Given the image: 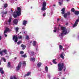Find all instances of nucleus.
I'll use <instances>...</instances> for the list:
<instances>
[{"mask_svg":"<svg viewBox=\"0 0 79 79\" xmlns=\"http://www.w3.org/2000/svg\"><path fill=\"white\" fill-rule=\"evenodd\" d=\"M18 29H19V28H18V27H17L15 28L16 33H17L18 32Z\"/></svg>","mask_w":79,"mask_h":79,"instance_id":"35","label":"nucleus"},{"mask_svg":"<svg viewBox=\"0 0 79 79\" xmlns=\"http://www.w3.org/2000/svg\"><path fill=\"white\" fill-rule=\"evenodd\" d=\"M7 51H6V50L5 49L3 51H2V52H4V53H5V54H7Z\"/></svg>","mask_w":79,"mask_h":79,"instance_id":"31","label":"nucleus"},{"mask_svg":"<svg viewBox=\"0 0 79 79\" xmlns=\"http://www.w3.org/2000/svg\"><path fill=\"white\" fill-rule=\"evenodd\" d=\"M25 39H26V40H29V37L28 35H27L26 36Z\"/></svg>","mask_w":79,"mask_h":79,"instance_id":"32","label":"nucleus"},{"mask_svg":"<svg viewBox=\"0 0 79 79\" xmlns=\"http://www.w3.org/2000/svg\"><path fill=\"white\" fill-rule=\"evenodd\" d=\"M59 74H61V72H60L59 73Z\"/></svg>","mask_w":79,"mask_h":79,"instance_id":"62","label":"nucleus"},{"mask_svg":"<svg viewBox=\"0 0 79 79\" xmlns=\"http://www.w3.org/2000/svg\"><path fill=\"white\" fill-rule=\"evenodd\" d=\"M46 10V8H45V7L44 6H43V7L41 9V10H42V11H45Z\"/></svg>","mask_w":79,"mask_h":79,"instance_id":"24","label":"nucleus"},{"mask_svg":"<svg viewBox=\"0 0 79 79\" xmlns=\"http://www.w3.org/2000/svg\"><path fill=\"white\" fill-rule=\"evenodd\" d=\"M1 60H3L4 62H6V59L4 57H2L1 59Z\"/></svg>","mask_w":79,"mask_h":79,"instance_id":"27","label":"nucleus"},{"mask_svg":"<svg viewBox=\"0 0 79 79\" xmlns=\"http://www.w3.org/2000/svg\"><path fill=\"white\" fill-rule=\"evenodd\" d=\"M55 60H56V59L53 60L52 62L53 63H54V64H56L57 62L55 61Z\"/></svg>","mask_w":79,"mask_h":79,"instance_id":"30","label":"nucleus"},{"mask_svg":"<svg viewBox=\"0 0 79 79\" xmlns=\"http://www.w3.org/2000/svg\"><path fill=\"white\" fill-rule=\"evenodd\" d=\"M45 69L46 72H48V67H47V66H46L45 67Z\"/></svg>","mask_w":79,"mask_h":79,"instance_id":"25","label":"nucleus"},{"mask_svg":"<svg viewBox=\"0 0 79 79\" xmlns=\"http://www.w3.org/2000/svg\"><path fill=\"white\" fill-rule=\"evenodd\" d=\"M22 57H23V58H27V55H26V54H25L24 55H22Z\"/></svg>","mask_w":79,"mask_h":79,"instance_id":"26","label":"nucleus"},{"mask_svg":"<svg viewBox=\"0 0 79 79\" xmlns=\"http://www.w3.org/2000/svg\"><path fill=\"white\" fill-rule=\"evenodd\" d=\"M30 55H31V56H33V55H34V52H31Z\"/></svg>","mask_w":79,"mask_h":79,"instance_id":"33","label":"nucleus"},{"mask_svg":"<svg viewBox=\"0 0 79 79\" xmlns=\"http://www.w3.org/2000/svg\"><path fill=\"white\" fill-rule=\"evenodd\" d=\"M9 31H10V29L8 28H6L4 32V34L5 37H7V35L6 34V33L7 34L8 32H9Z\"/></svg>","mask_w":79,"mask_h":79,"instance_id":"6","label":"nucleus"},{"mask_svg":"<svg viewBox=\"0 0 79 79\" xmlns=\"http://www.w3.org/2000/svg\"><path fill=\"white\" fill-rule=\"evenodd\" d=\"M30 61H33V62L35 61V57H31L30 59Z\"/></svg>","mask_w":79,"mask_h":79,"instance_id":"16","label":"nucleus"},{"mask_svg":"<svg viewBox=\"0 0 79 79\" xmlns=\"http://www.w3.org/2000/svg\"><path fill=\"white\" fill-rule=\"evenodd\" d=\"M77 53V52L75 51L73 52V54H75V53Z\"/></svg>","mask_w":79,"mask_h":79,"instance_id":"50","label":"nucleus"},{"mask_svg":"<svg viewBox=\"0 0 79 79\" xmlns=\"http://www.w3.org/2000/svg\"><path fill=\"white\" fill-rule=\"evenodd\" d=\"M13 78H14V79H16L15 76H14Z\"/></svg>","mask_w":79,"mask_h":79,"instance_id":"53","label":"nucleus"},{"mask_svg":"<svg viewBox=\"0 0 79 79\" xmlns=\"http://www.w3.org/2000/svg\"><path fill=\"white\" fill-rule=\"evenodd\" d=\"M61 30L62 31V33L58 35V37H60L61 39H63V36L68 34L69 32V30H68V29H67L66 27H63L61 29Z\"/></svg>","mask_w":79,"mask_h":79,"instance_id":"1","label":"nucleus"},{"mask_svg":"<svg viewBox=\"0 0 79 79\" xmlns=\"http://www.w3.org/2000/svg\"><path fill=\"white\" fill-rule=\"evenodd\" d=\"M26 76H27V75L26 74H25V75L24 76V77H26Z\"/></svg>","mask_w":79,"mask_h":79,"instance_id":"51","label":"nucleus"},{"mask_svg":"<svg viewBox=\"0 0 79 79\" xmlns=\"http://www.w3.org/2000/svg\"><path fill=\"white\" fill-rule=\"evenodd\" d=\"M53 79H56V78L55 77H54Z\"/></svg>","mask_w":79,"mask_h":79,"instance_id":"64","label":"nucleus"},{"mask_svg":"<svg viewBox=\"0 0 79 79\" xmlns=\"http://www.w3.org/2000/svg\"><path fill=\"white\" fill-rule=\"evenodd\" d=\"M74 11H75V10H74V8H72L71 10V11H72L73 13L74 12Z\"/></svg>","mask_w":79,"mask_h":79,"instance_id":"36","label":"nucleus"},{"mask_svg":"<svg viewBox=\"0 0 79 79\" xmlns=\"http://www.w3.org/2000/svg\"><path fill=\"white\" fill-rule=\"evenodd\" d=\"M31 72H28L27 74H26V75L27 76H29V75L31 74Z\"/></svg>","mask_w":79,"mask_h":79,"instance_id":"41","label":"nucleus"},{"mask_svg":"<svg viewBox=\"0 0 79 79\" xmlns=\"http://www.w3.org/2000/svg\"><path fill=\"white\" fill-rule=\"evenodd\" d=\"M62 2L63 1H62L61 2H59V5H61L62 4Z\"/></svg>","mask_w":79,"mask_h":79,"instance_id":"43","label":"nucleus"},{"mask_svg":"<svg viewBox=\"0 0 79 79\" xmlns=\"http://www.w3.org/2000/svg\"><path fill=\"white\" fill-rule=\"evenodd\" d=\"M69 0H66V1H67V2H69Z\"/></svg>","mask_w":79,"mask_h":79,"instance_id":"63","label":"nucleus"},{"mask_svg":"<svg viewBox=\"0 0 79 79\" xmlns=\"http://www.w3.org/2000/svg\"><path fill=\"white\" fill-rule=\"evenodd\" d=\"M17 9L18 11H14L13 14V16H14V18H16L17 17V16H20V15L21 14V8L17 7Z\"/></svg>","mask_w":79,"mask_h":79,"instance_id":"2","label":"nucleus"},{"mask_svg":"<svg viewBox=\"0 0 79 79\" xmlns=\"http://www.w3.org/2000/svg\"><path fill=\"white\" fill-rule=\"evenodd\" d=\"M3 51H0V55H1V56H2L3 55V53H2Z\"/></svg>","mask_w":79,"mask_h":79,"instance_id":"42","label":"nucleus"},{"mask_svg":"<svg viewBox=\"0 0 79 79\" xmlns=\"http://www.w3.org/2000/svg\"><path fill=\"white\" fill-rule=\"evenodd\" d=\"M0 73L2 74H4V71L3 70V68H0Z\"/></svg>","mask_w":79,"mask_h":79,"instance_id":"15","label":"nucleus"},{"mask_svg":"<svg viewBox=\"0 0 79 79\" xmlns=\"http://www.w3.org/2000/svg\"><path fill=\"white\" fill-rule=\"evenodd\" d=\"M32 41H31L30 42V43L31 44V43H32Z\"/></svg>","mask_w":79,"mask_h":79,"instance_id":"61","label":"nucleus"},{"mask_svg":"<svg viewBox=\"0 0 79 79\" xmlns=\"http://www.w3.org/2000/svg\"><path fill=\"white\" fill-rule=\"evenodd\" d=\"M41 65H42V63L39 62L37 64V67L38 68H40L41 66Z\"/></svg>","mask_w":79,"mask_h":79,"instance_id":"21","label":"nucleus"},{"mask_svg":"<svg viewBox=\"0 0 79 79\" xmlns=\"http://www.w3.org/2000/svg\"><path fill=\"white\" fill-rule=\"evenodd\" d=\"M66 26H68V23H67L65 24Z\"/></svg>","mask_w":79,"mask_h":79,"instance_id":"55","label":"nucleus"},{"mask_svg":"<svg viewBox=\"0 0 79 79\" xmlns=\"http://www.w3.org/2000/svg\"><path fill=\"white\" fill-rule=\"evenodd\" d=\"M7 13H8L7 11H6L5 12L4 11H3L2 12V15H6V14H7Z\"/></svg>","mask_w":79,"mask_h":79,"instance_id":"20","label":"nucleus"},{"mask_svg":"<svg viewBox=\"0 0 79 79\" xmlns=\"http://www.w3.org/2000/svg\"><path fill=\"white\" fill-rule=\"evenodd\" d=\"M78 39L79 40V35L78 36Z\"/></svg>","mask_w":79,"mask_h":79,"instance_id":"58","label":"nucleus"},{"mask_svg":"<svg viewBox=\"0 0 79 79\" xmlns=\"http://www.w3.org/2000/svg\"><path fill=\"white\" fill-rule=\"evenodd\" d=\"M69 44H64L63 45V46H64L65 49H68L69 47Z\"/></svg>","mask_w":79,"mask_h":79,"instance_id":"13","label":"nucleus"},{"mask_svg":"<svg viewBox=\"0 0 79 79\" xmlns=\"http://www.w3.org/2000/svg\"><path fill=\"white\" fill-rule=\"evenodd\" d=\"M22 29H24V30L26 29L25 27H22Z\"/></svg>","mask_w":79,"mask_h":79,"instance_id":"48","label":"nucleus"},{"mask_svg":"<svg viewBox=\"0 0 79 79\" xmlns=\"http://www.w3.org/2000/svg\"><path fill=\"white\" fill-rule=\"evenodd\" d=\"M22 64L23 66H26V62L23 61L22 63Z\"/></svg>","mask_w":79,"mask_h":79,"instance_id":"23","label":"nucleus"},{"mask_svg":"<svg viewBox=\"0 0 79 79\" xmlns=\"http://www.w3.org/2000/svg\"><path fill=\"white\" fill-rule=\"evenodd\" d=\"M5 8H6L8 6V4H5L4 5Z\"/></svg>","mask_w":79,"mask_h":79,"instance_id":"40","label":"nucleus"},{"mask_svg":"<svg viewBox=\"0 0 79 79\" xmlns=\"http://www.w3.org/2000/svg\"><path fill=\"white\" fill-rule=\"evenodd\" d=\"M26 31H25L24 32V34H26Z\"/></svg>","mask_w":79,"mask_h":79,"instance_id":"57","label":"nucleus"},{"mask_svg":"<svg viewBox=\"0 0 79 79\" xmlns=\"http://www.w3.org/2000/svg\"><path fill=\"white\" fill-rule=\"evenodd\" d=\"M10 79H13V78L12 77H11L10 78Z\"/></svg>","mask_w":79,"mask_h":79,"instance_id":"60","label":"nucleus"},{"mask_svg":"<svg viewBox=\"0 0 79 79\" xmlns=\"http://www.w3.org/2000/svg\"><path fill=\"white\" fill-rule=\"evenodd\" d=\"M7 66L8 68H10L11 67V63L10 62L8 63Z\"/></svg>","mask_w":79,"mask_h":79,"instance_id":"18","label":"nucleus"},{"mask_svg":"<svg viewBox=\"0 0 79 79\" xmlns=\"http://www.w3.org/2000/svg\"><path fill=\"white\" fill-rule=\"evenodd\" d=\"M18 58V57H15V58H14V60H16V59Z\"/></svg>","mask_w":79,"mask_h":79,"instance_id":"49","label":"nucleus"},{"mask_svg":"<svg viewBox=\"0 0 79 79\" xmlns=\"http://www.w3.org/2000/svg\"><path fill=\"white\" fill-rule=\"evenodd\" d=\"M21 42H22V41L21 40H19V41L17 43V45H19L21 44Z\"/></svg>","mask_w":79,"mask_h":79,"instance_id":"28","label":"nucleus"},{"mask_svg":"<svg viewBox=\"0 0 79 79\" xmlns=\"http://www.w3.org/2000/svg\"><path fill=\"white\" fill-rule=\"evenodd\" d=\"M56 6V5H55V4H54L53 5V6Z\"/></svg>","mask_w":79,"mask_h":79,"instance_id":"56","label":"nucleus"},{"mask_svg":"<svg viewBox=\"0 0 79 79\" xmlns=\"http://www.w3.org/2000/svg\"><path fill=\"white\" fill-rule=\"evenodd\" d=\"M51 15H53V11H51Z\"/></svg>","mask_w":79,"mask_h":79,"instance_id":"47","label":"nucleus"},{"mask_svg":"<svg viewBox=\"0 0 79 79\" xmlns=\"http://www.w3.org/2000/svg\"><path fill=\"white\" fill-rule=\"evenodd\" d=\"M33 45L34 47H35L36 48V53H38L39 48H38V44H37V42L35 41H33Z\"/></svg>","mask_w":79,"mask_h":79,"instance_id":"5","label":"nucleus"},{"mask_svg":"<svg viewBox=\"0 0 79 79\" xmlns=\"http://www.w3.org/2000/svg\"><path fill=\"white\" fill-rule=\"evenodd\" d=\"M74 14H75V15H78L79 14V11H75L74 12Z\"/></svg>","mask_w":79,"mask_h":79,"instance_id":"22","label":"nucleus"},{"mask_svg":"<svg viewBox=\"0 0 79 79\" xmlns=\"http://www.w3.org/2000/svg\"><path fill=\"white\" fill-rule=\"evenodd\" d=\"M12 39L15 43H16L18 42V37L15 35H14Z\"/></svg>","mask_w":79,"mask_h":79,"instance_id":"7","label":"nucleus"},{"mask_svg":"<svg viewBox=\"0 0 79 79\" xmlns=\"http://www.w3.org/2000/svg\"><path fill=\"white\" fill-rule=\"evenodd\" d=\"M27 23V21H26V20H24L23 21L22 23V25L23 26H26V24Z\"/></svg>","mask_w":79,"mask_h":79,"instance_id":"11","label":"nucleus"},{"mask_svg":"<svg viewBox=\"0 0 79 79\" xmlns=\"http://www.w3.org/2000/svg\"><path fill=\"white\" fill-rule=\"evenodd\" d=\"M64 50L65 51V52H67V53H68V52H69V51L67 49H64Z\"/></svg>","mask_w":79,"mask_h":79,"instance_id":"38","label":"nucleus"},{"mask_svg":"<svg viewBox=\"0 0 79 79\" xmlns=\"http://www.w3.org/2000/svg\"><path fill=\"white\" fill-rule=\"evenodd\" d=\"M1 64H2V62H0V65H1Z\"/></svg>","mask_w":79,"mask_h":79,"instance_id":"59","label":"nucleus"},{"mask_svg":"<svg viewBox=\"0 0 79 79\" xmlns=\"http://www.w3.org/2000/svg\"><path fill=\"white\" fill-rule=\"evenodd\" d=\"M13 23L15 24L16 25H17L18 23V20L17 19H15L13 20Z\"/></svg>","mask_w":79,"mask_h":79,"instance_id":"12","label":"nucleus"},{"mask_svg":"<svg viewBox=\"0 0 79 79\" xmlns=\"http://www.w3.org/2000/svg\"><path fill=\"white\" fill-rule=\"evenodd\" d=\"M21 47L22 48L23 50H24L26 48V45H24L23 44H22L21 45Z\"/></svg>","mask_w":79,"mask_h":79,"instance_id":"17","label":"nucleus"},{"mask_svg":"<svg viewBox=\"0 0 79 79\" xmlns=\"http://www.w3.org/2000/svg\"><path fill=\"white\" fill-rule=\"evenodd\" d=\"M24 51H21L20 52V54L21 55H23V54H24Z\"/></svg>","mask_w":79,"mask_h":79,"instance_id":"39","label":"nucleus"},{"mask_svg":"<svg viewBox=\"0 0 79 79\" xmlns=\"http://www.w3.org/2000/svg\"><path fill=\"white\" fill-rule=\"evenodd\" d=\"M21 64H22V63L21 62H20L18 66L16 67L17 71H18L19 70L20 68L21 67Z\"/></svg>","mask_w":79,"mask_h":79,"instance_id":"9","label":"nucleus"},{"mask_svg":"<svg viewBox=\"0 0 79 79\" xmlns=\"http://www.w3.org/2000/svg\"><path fill=\"white\" fill-rule=\"evenodd\" d=\"M18 39H22V38H23V36L21 35L20 36H18Z\"/></svg>","mask_w":79,"mask_h":79,"instance_id":"37","label":"nucleus"},{"mask_svg":"<svg viewBox=\"0 0 79 79\" xmlns=\"http://www.w3.org/2000/svg\"><path fill=\"white\" fill-rule=\"evenodd\" d=\"M11 19H12V18H9L8 21L9 24H10V23H11Z\"/></svg>","mask_w":79,"mask_h":79,"instance_id":"29","label":"nucleus"},{"mask_svg":"<svg viewBox=\"0 0 79 79\" xmlns=\"http://www.w3.org/2000/svg\"><path fill=\"white\" fill-rule=\"evenodd\" d=\"M64 56H65V54L64 52L61 53L60 55V57L62 58V60L64 59Z\"/></svg>","mask_w":79,"mask_h":79,"instance_id":"10","label":"nucleus"},{"mask_svg":"<svg viewBox=\"0 0 79 79\" xmlns=\"http://www.w3.org/2000/svg\"><path fill=\"white\" fill-rule=\"evenodd\" d=\"M43 6H46L47 5V2L45 1H44L43 2Z\"/></svg>","mask_w":79,"mask_h":79,"instance_id":"19","label":"nucleus"},{"mask_svg":"<svg viewBox=\"0 0 79 79\" xmlns=\"http://www.w3.org/2000/svg\"><path fill=\"white\" fill-rule=\"evenodd\" d=\"M79 22V19H77L75 23L73 25V27H76L77 26V24H78V22Z\"/></svg>","mask_w":79,"mask_h":79,"instance_id":"8","label":"nucleus"},{"mask_svg":"<svg viewBox=\"0 0 79 79\" xmlns=\"http://www.w3.org/2000/svg\"><path fill=\"white\" fill-rule=\"evenodd\" d=\"M66 74H67V73L66 72H65L64 74V76L65 77L66 76Z\"/></svg>","mask_w":79,"mask_h":79,"instance_id":"44","label":"nucleus"},{"mask_svg":"<svg viewBox=\"0 0 79 79\" xmlns=\"http://www.w3.org/2000/svg\"><path fill=\"white\" fill-rule=\"evenodd\" d=\"M57 21H60V19L58 18L57 19Z\"/></svg>","mask_w":79,"mask_h":79,"instance_id":"54","label":"nucleus"},{"mask_svg":"<svg viewBox=\"0 0 79 79\" xmlns=\"http://www.w3.org/2000/svg\"><path fill=\"white\" fill-rule=\"evenodd\" d=\"M59 27L57 28L56 27H55L54 29L53 30V31L54 32H56V31H59Z\"/></svg>","mask_w":79,"mask_h":79,"instance_id":"14","label":"nucleus"},{"mask_svg":"<svg viewBox=\"0 0 79 79\" xmlns=\"http://www.w3.org/2000/svg\"><path fill=\"white\" fill-rule=\"evenodd\" d=\"M46 15V13L45 12L44 13L43 15V16H45Z\"/></svg>","mask_w":79,"mask_h":79,"instance_id":"46","label":"nucleus"},{"mask_svg":"<svg viewBox=\"0 0 79 79\" xmlns=\"http://www.w3.org/2000/svg\"><path fill=\"white\" fill-rule=\"evenodd\" d=\"M48 77L49 78V79H50L51 77H50V75L49 74H48Z\"/></svg>","mask_w":79,"mask_h":79,"instance_id":"45","label":"nucleus"},{"mask_svg":"<svg viewBox=\"0 0 79 79\" xmlns=\"http://www.w3.org/2000/svg\"><path fill=\"white\" fill-rule=\"evenodd\" d=\"M2 40V36H0V40Z\"/></svg>","mask_w":79,"mask_h":79,"instance_id":"52","label":"nucleus"},{"mask_svg":"<svg viewBox=\"0 0 79 79\" xmlns=\"http://www.w3.org/2000/svg\"><path fill=\"white\" fill-rule=\"evenodd\" d=\"M64 63H62L61 64L60 63L58 64V71H61L63 68H64L63 70L64 72L65 71V70H66V65H64Z\"/></svg>","mask_w":79,"mask_h":79,"instance_id":"3","label":"nucleus"},{"mask_svg":"<svg viewBox=\"0 0 79 79\" xmlns=\"http://www.w3.org/2000/svg\"><path fill=\"white\" fill-rule=\"evenodd\" d=\"M59 49L60 50H62L63 49V46L61 45H59Z\"/></svg>","mask_w":79,"mask_h":79,"instance_id":"34","label":"nucleus"},{"mask_svg":"<svg viewBox=\"0 0 79 79\" xmlns=\"http://www.w3.org/2000/svg\"><path fill=\"white\" fill-rule=\"evenodd\" d=\"M61 13L62 15H64L63 16L64 18H67V16H70L71 15V12L70 11L67 12V13H65V8H63L61 10Z\"/></svg>","mask_w":79,"mask_h":79,"instance_id":"4","label":"nucleus"}]
</instances>
